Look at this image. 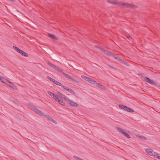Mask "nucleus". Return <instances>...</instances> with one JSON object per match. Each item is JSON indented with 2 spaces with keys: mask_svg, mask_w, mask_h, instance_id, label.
I'll use <instances>...</instances> for the list:
<instances>
[{
  "mask_svg": "<svg viewBox=\"0 0 160 160\" xmlns=\"http://www.w3.org/2000/svg\"><path fill=\"white\" fill-rule=\"evenodd\" d=\"M30 108L33 111L36 112L39 115L41 116H44L45 117L47 120L48 121H50L54 123H56V121L53 120L50 116L48 115H45L41 111L38 110L36 107L33 105H31L30 106Z\"/></svg>",
  "mask_w": 160,
  "mask_h": 160,
  "instance_id": "f257e3e1",
  "label": "nucleus"
},
{
  "mask_svg": "<svg viewBox=\"0 0 160 160\" xmlns=\"http://www.w3.org/2000/svg\"><path fill=\"white\" fill-rule=\"evenodd\" d=\"M107 2L113 4H119L124 6L126 7L134 8L135 6L133 4H129L128 3H124L122 2H118V1L114 0H108Z\"/></svg>",
  "mask_w": 160,
  "mask_h": 160,
  "instance_id": "f03ea898",
  "label": "nucleus"
},
{
  "mask_svg": "<svg viewBox=\"0 0 160 160\" xmlns=\"http://www.w3.org/2000/svg\"><path fill=\"white\" fill-rule=\"evenodd\" d=\"M146 152L149 155L153 156L157 158L160 159V154L158 153H155L151 149H146L145 150Z\"/></svg>",
  "mask_w": 160,
  "mask_h": 160,
  "instance_id": "7ed1b4c3",
  "label": "nucleus"
},
{
  "mask_svg": "<svg viewBox=\"0 0 160 160\" xmlns=\"http://www.w3.org/2000/svg\"><path fill=\"white\" fill-rule=\"evenodd\" d=\"M81 77L85 81L91 84H95L96 83V81L93 79L87 77L84 75H82Z\"/></svg>",
  "mask_w": 160,
  "mask_h": 160,
  "instance_id": "20e7f679",
  "label": "nucleus"
},
{
  "mask_svg": "<svg viewBox=\"0 0 160 160\" xmlns=\"http://www.w3.org/2000/svg\"><path fill=\"white\" fill-rule=\"evenodd\" d=\"M65 100L67 103L72 107H77L78 106V103L71 100L68 98H66Z\"/></svg>",
  "mask_w": 160,
  "mask_h": 160,
  "instance_id": "39448f33",
  "label": "nucleus"
},
{
  "mask_svg": "<svg viewBox=\"0 0 160 160\" xmlns=\"http://www.w3.org/2000/svg\"><path fill=\"white\" fill-rule=\"evenodd\" d=\"M62 74L66 76V77L71 80V81L73 83H78V82L77 80L76 79H75L74 77L71 76L70 75L66 74L64 72H62Z\"/></svg>",
  "mask_w": 160,
  "mask_h": 160,
  "instance_id": "423d86ee",
  "label": "nucleus"
},
{
  "mask_svg": "<svg viewBox=\"0 0 160 160\" xmlns=\"http://www.w3.org/2000/svg\"><path fill=\"white\" fill-rule=\"evenodd\" d=\"M144 80L146 82H148L150 84H154L155 85H156V83L155 82H154L153 80L150 79L148 78L145 77L144 78Z\"/></svg>",
  "mask_w": 160,
  "mask_h": 160,
  "instance_id": "0eeeda50",
  "label": "nucleus"
},
{
  "mask_svg": "<svg viewBox=\"0 0 160 160\" xmlns=\"http://www.w3.org/2000/svg\"><path fill=\"white\" fill-rule=\"evenodd\" d=\"M118 130L119 132H121L122 134L124 135L125 136L129 138H130V136L128 134L125 133L123 129L118 128Z\"/></svg>",
  "mask_w": 160,
  "mask_h": 160,
  "instance_id": "6e6552de",
  "label": "nucleus"
},
{
  "mask_svg": "<svg viewBox=\"0 0 160 160\" xmlns=\"http://www.w3.org/2000/svg\"><path fill=\"white\" fill-rule=\"evenodd\" d=\"M96 84L97 87L103 89L104 90H106V88L104 86L102 85L100 83L96 82Z\"/></svg>",
  "mask_w": 160,
  "mask_h": 160,
  "instance_id": "1a4fd4ad",
  "label": "nucleus"
},
{
  "mask_svg": "<svg viewBox=\"0 0 160 160\" xmlns=\"http://www.w3.org/2000/svg\"><path fill=\"white\" fill-rule=\"evenodd\" d=\"M100 49L102 51H103L104 52V53L106 55L109 56H111L112 55V54L110 52L107 50H105L102 48H100Z\"/></svg>",
  "mask_w": 160,
  "mask_h": 160,
  "instance_id": "9d476101",
  "label": "nucleus"
},
{
  "mask_svg": "<svg viewBox=\"0 0 160 160\" xmlns=\"http://www.w3.org/2000/svg\"><path fill=\"white\" fill-rule=\"evenodd\" d=\"M48 36L53 40H58V38L54 35L48 33Z\"/></svg>",
  "mask_w": 160,
  "mask_h": 160,
  "instance_id": "9b49d317",
  "label": "nucleus"
},
{
  "mask_svg": "<svg viewBox=\"0 0 160 160\" xmlns=\"http://www.w3.org/2000/svg\"><path fill=\"white\" fill-rule=\"evenodd\" d=\"M119 107L120 108H121L125 111L127 109V106L122 105V104H119Z\"/></svg>",
  "mask_w": 160,
  "mask_h": 160,
  "instance_id": "f8f14e48",
  "label": "nucleus"
},
{
  "mask_svg": "<svg viewBox=\"0 0 160 160\" xmlns=\"http://www.w3.org/2000/svg\"><path fill=\"white\" fill-rule=\"evenodd\" d=\"M54 69L58 71V72H60L62 73L63 70L61 69L58 67L56 66Z\"/></svg>",
  "mask_w": 160,
  "mask_h": 160,
  "instance_id": "ddd939ff",
  "label": "nucleus"
},
{
  "mask_svg": "<svg viewBox=\"0 0 160 160\" xmlns=\"http://www.w3.org/2000/svg\"><path fill=\"white\" fill-rule=\"evenodd\" d=\"M126 111L130 112H134V110L132 108H129L128 107H127V109L126 110Z\"/></svg>",
  "mask_w": 160,
  "mask_h": 160,
  "instance_id": "4468645a",
  "label": "nucleus"
},
{
  "mask_svg": "<svg viewBox=\"0 0 160 160\" xmlns=\"http://www.w3.org/2000/svg\"><path fill=\"white\" fill-rule=\"evenodd\" d=\"M1 81L4 83H7V82H8V80L5 78H2L0 80Z\"/></svg>",
  "mask_w": 160,
  "mask_h": 160,
  "instance_id": "2eb2a0df",
  "label": "nucleus"
},
{
  "mask_svg": "<svg viewBox=\"0 0 160 160\" xmlns=\"http://www.w3.org/2000/svg\"><path fill=\"white\" fill-rule=\"evenodd\" d=\"M13 48L18 52L20 53V52H21V51L22 50H21L19 48H18L16 47L15 46H13Z\"/></svg>",
  "mask_w": 160,
  "mask_h": 160,
  "instance_id": "dca6fc26",
  "label": "nucleus"
},
{
  "mask_svg": "<svg viewBox=\"0 0 160 160\" xmlns=\"http://www.w3.org/2000/svg\"><path fill=\"white\" fill-rule=\"evenodd\" d=\"M119 60L120 61L122 62V63L123 64H124L126 65H127V66H128V63L126 62V61H125L124 60H123V59H119Z\"/></svg>",
  "mask_w": 160,
  "mask_h": 160,
  "instance_id": "f3484780",
  "label": "nucleus"
},
{
  "mask_svg": "<svg viewBox=\"0 0 160 160\" xmlns=\"http://www.w3.org/2000/svg\"><path fill=\"white\" fill-rule=\"evenodd\" d=\"M20 54H21L22 56L24 57H27L28 56V54L25 52L23 51L22 50L21 51V52L20 53Z\"/></svg>",
  "mask_w": 160,
  "mask_h": 160,
  "instance_id": "a211bd4d",
  "label": "nucleus"
},
{
  "mask_svg": "<svg viewBox=\"0 0 160 160\" xmlns=\"http://www.w3.org/2000/svg\"><path fill=\"white\" fill-rule=\"evenodd\" d=\"M136 136L137 137L139 138H140L141 139H144L145 140H146L147 139V138L146 137H145L143 136V135H141V136L140 135H139V136L136 135Z\"/></svg>",
  "mask_w": 160,
  "mask_h": 160,
  "instance_id": "6ab92c4d",
  "label": "nucleus"
},
{
  "mask_svg": "<svg viewBox=\"0 0 160 160\" xmlns=\"http://www.w3.org/2000/svg\"><path fill=\"white\" fill-rule=\"evenodd\" d=\"M47 78L50 81H52V82H53L54 83V82L55 81V79H54L53 78H52L49 77V76H47Z\"/></svg>",
  "mask_w": 160,
  "mask_h": 160,
  "instance_id": "aec40b11",
  "label": "nucleus"
},
{
  "mask_svg": "<svg viewBox=\"0 0 160 160\" xmlns=\"http://www.w3.org/2000/svg\"><path fill=\"white\" fill-rule=\"evenodd\" d=\"M58 102L62 106H64L65 105V103L64 102L62 101L61 100H59Z\"/></svg>",
  "mask_w": 160,
  "mask_h": 160,
  "instance_id": "412c9836",
  "label": "nucleus"
},
{
  "mask_svg": "<svg viewBox=\"0 0 160 160\" xmlns=\"http://www.w3.org/2000/svg\"><path fill=\"white\" fill-rule=\"evenodd\" d=\"M54 83L58 86H62L61 83H60V82H58V81H57L56 80H55Z\"/></svg>",
  "mask_w": 160,
  "mask_h": 160,
  "instance_id": "4be33fe9",
  "label": "nucleus"
},
{
  "mask_svg": "<svg viewBox=\"0 0 160 160\" xmlns=\"http://www.w3.org/2000/svg\"><path fill=\"white\" fill-rule=\"evenodd\" d=\"M48 93L52 98H53V97L55 95V94L54 93L50 91H48Z\"/></svg>",
  "mask_w": 160,
  "mask_h": 160,
  "instance_id": "5701e85b",
  "label": "nucleus"
},
{
  "mask_svg": "<svg viewBox=\"0 0 160 160\" xmlns=\"http://www.w3.org/2000/svg\"><path fill=\"white\" fill-rule=\"evenodd\" d=\"M7 84L8 86H10L11 87H12L13 86V84L12 83H11L10 82L8 81V82H7Z\"/></svg>",
  "mask_w": 160,
  "mask_h": 160,
  "instance_id": "b1692460",
  "label": "nucleus"
},
{
  "mask_svg": "<svg viewBox=\"0 0 160 160\" xmlns=\"http://www.w3.org/2000/svg\"><path fill=\"white\" fill-rule=\"evenodd\" d=\"M48 65L50 66V67H52V68H53L54 69L55 67H56V65L51 63H48Z\"/></svg>",
  "mask_w": 160,
  "mask_h": 160,
  "instance_id": "393cba45",
  "label": "nucleus"
},
{
  "mask_svg": "<svg viewBox=\"0 0 160 160\" xmlns=\"http://www.w3.org/2000/svg\"><path fill=\"white\" fill-rule=\"evenodd\" d=\"M73 158L76 160H83L82 159L80 158L79 157L75 156H73Z\"/></svg>",
  "mask_w": 160,
  "mask_h": 160,
  "instance_id": "a878e982",
  "label": "nucleus"
},
{
  "mask_svg": "<svg viewBox=\"0 0 160 160\" xmlns=\"http://www.w3.org/2000/svg\"><path fill=\"white\" fill-rule=\"evenodd\" d=\"M53 98L56 101H58L59 99L58 98V97H57V96L55 95L53 97Z\"/></svg>",
  "mask_w": 160,
  "mask_h": 160,
  "instance_id": "bb28decb",
  "label": "nucleus"
},
{
  "mask_svg": "<svg viewBox=\"0 0 160 160\" xmlns=\"http://www.w3.org/2000/svg\"><path fill=\"white\" fill-rule=\"evenodd\" d=\"M68 91L69 92H70L72 93V94H74L75 93L72 90V89H71L70 88H69V89L68 90Z\"/></svg>",
  "mask_w": 160,
  "mask_h": 160,
  "instance_id": "cd10ccee",
  "label": "nucleus"
},
{
  "mask_svg": "<svg viewBox=\"0 0 160 160\" xmlns=\"http://www.w3.org/2000/svg\"><path fill=\"white\" fill-rule=\"evenodd\" d=\"M62 87L64 88V89L65 90H67L68 91V89H69V88L68 87H67V86H63V85H62Z\"/></svg>",
  "mask_w": 160,
  "mask_h": 160,
  "instance_id": "c85d7f7f",
  "label": "nucleus"
},
{
  "mask_svg": "<svg viewBox=\"0 0 160 160\" xmlns=\"http://www.w3.org/2000/svg\"><path fill=\"white\" fill-rule=\"evenodd\" d=\"M127 38H130V36L129 35H127Z\"/></svg>",
  "mask_w": 160,
  "mask_h": 160,
  "instance_id": "c756f323",
  "label": "nucleus"
}]
</instances>
